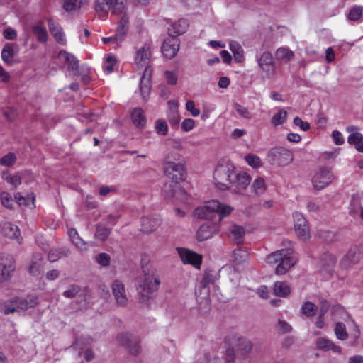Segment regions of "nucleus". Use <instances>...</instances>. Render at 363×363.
Listing matches in <instances>:
<instances>
[{
	"label": "nucleus",
	"instance_id": "nucleus-26",
	"mask_svg": "<svg viewBox=\"0 0 363 363\" xmlns=\"http://www.w3.org/2000/svg\"><path fill=\"white\" fill-rule=\"evenodd\" d=\"M359 260V255L357 253L356 248L350 249L347 254L342 257L340 262V265L343 269H347L352 264L358 262Z\"/></svg>",
	"mask_w": 363,
	"mask_h": 363
},
{
	"label": "nucleus",
	"instance_id": "nucleus-20",
	"mask_svg": "<svg viewBox=\"0 0 363 363\" xmlns=\"http://www.w3.org/2000/svg\"><path fill=\"white\" fill-rule=\"evenodd\" d=\"M152 69L146 67L140 79V91L143 99H147L151 89Z\"/></svg>",
	"mask_w": 363,
	"mask_h": 363
},
{
	"label": "nucleus",
	"instance_id": "nucleus-46",
	"mask_svg": "<svg viewBox=\"0 0 363 363\" xmlns=\"http://www.w3.org/2000/svg\"><path fill=\"white\" fill-rule=\"evenodd\" d=\"M318 308L312 302L307 301L301 307L302 313L307 317H313L316 314Z\"/></svg>",
	"mask_w": 363,
	"mask_h": 363
},
{
	"label": "nucleus",
	"instance_id": "nucleus-40",
	"mask_svg": "<svg viewBox=\"0 0 363 363\" xmlns=\"http://www.w3.org/2000/svg\"><path fill=\"white\" fill-rule=\"evenodd\" d=\"M62 7L67 11H78L83 5V0H62Z\"/></svg>",
	"mask_w": 363,
	"mask_h": 363
},
{
	"label": "nucleus",
	"instance_id": "nucleus-43",
	"mask_svg": "<svg viewBox=\"0 0 363 363\" xmlns=\"http://www.w3.org/2000/svg\"><path fill=\"white\" fill-rule=\"evenodd\" d=\"M2 179L13 186V188H16L21 184V178L18 175H11L8 172H2Z\"/></svg>",
	"mask_w": 363,
	"mask_h": 363
},
{
	"label": "nucleus",
	"instance_id": "nucleus-52",
	"mask_svg": "<svg viewBox=\"0 0 363 363\" xmlns=\"http://www.w3.org/2000/svg\"><path fill=\"white\" fill-rule=\"evenodd\" d=\"M245 161L250 166L254 168H257L262 165L260 158L256 155L248 154L245 156Z\"/></svg>",
	"mask_w": 363,
	"mask_h": 363
},
{
	"label": "nucleus",
	"instance_id": "nucleus-30",
	"mask_svg": "<svg viewBox=\"0 0 363 363\" xmlns=\"http://www.w3.org/2000/svg\"><path fill=\"white\" fill-rule=\"evenodd\" d=\"M316 346L319 350L328 351L332 350L334 352H340V347L335 345L332 341L325 338L320 337L316 341Z\"/></svg>",
	"mask_w": 363,
	"mask_h": 363
},
{
	"label": "nucleus",
	"instance_id": "nucleus-22",
	"mask_svg": "<svg viewBox=\"0 0 363 363\" xmlns=\"http://www.w3.org/2000/svg\"><path fill=\"white\" fill-rule=\"evenodd\" d=\"M161 224V220L157 216H143L141 218V230L145 233L155 231Z\"/></svg>",
	"mask_w": 363,
	"mask_h": 363
},
{
	"label": "nucleus",
	"instance_id": "nucleus-6",
	"mask_svg": "<svg viewBox=\"0 0 363 363\" xmlns=\"http://www.w3.org/2000/svg\"><path fill=\"white\" fill-rule=\"evenodd\" d=\"M235 167L230 164H218L213 173V179L217 187L220 190L230 189L231 178Z\"/></svg>",
	"mask_w": 363,
	"mask_h": 363
},
{
	"label": "nucleus",
	"instance_id": "nucleus-18",
	"mask_svg": "<svg viewBox=\"0 0 363 363\" xmlns=\"http://www.w3.org/2000/svg\"><path fill=\"white\" fill-rule=\"evenodd\" d=\"M179 49V40L175 36H169L165 39L162 43V52L163 55L169 59L174 57Z\"/></svg>",
	"mask_w": 363,
	"mask_h": 363
},
{
	"label": "nucleus",
	"instance_id": "nucleus-56",
	"mask_svg": "<svg viewBox=\"0 0 363 363\" xmlns=\"http://www.w3.org/2000/svg\"><path fill=\"white\" fill-rule=\"evenodd\" d=\"M234 108H235L236 112L239 115H240L242 117L247 118V119L252 118V114L250 113V112L248 111V109L246 107H245L242 105H240L238 103H235L234 104Z\"/></svg>",
	"mask_w": 363,
	"mask_h": 363
},
{
	"label": "nucleus",
	"instance_id": "nucleus-10",
	"mask_svg": "<svg viewBox=\"0 0 363 363\" xmlns=\"http://www.w3.org/2000/svg\"><path fill=\"white\" fill-rule=\"evenodd\" d=\"M16 269L13 257L8 254L0 253V280H8Z\"/></svg>",
	"mask_w": 363,
	"mask_h": 363
},
{
	"label": "nucleus",
	"instance_id": "nucleus-23",
	"mask_svg": "<svg viewBox=\"0 0 363 363\" xmlns=\"http://www.w3.org/2000/svg\"><path fill=\"white\" fill-rule=\"evenodd\" d=\"M48 27L51 34L56 41L61 45H65L66 43V39L62 31V28L60 24L54 21L52 19H49Z\"/></svg>",
	"mask_w": 363,
	"mask_h": 363
},
{
	"label": "nucleus",
	"instance_id": "nucleus-4",
	"mask_svg": "<svg viewBox=\"0 0 363 363\" xmlns=\"http://www.w3.org/2000/svg\"><path fill=\"white\" fill-rule=\"evenodd\" d=\"M266 262L270 264H277L276 274L282 275L295 264L296 259L289 255L287 250H280L267 255Z\"/></svg>",
	"mask_w": 363,
	"mask_h": 363
},
{
	"label": "nucleus",
	"instance_id": "nucleus-61",
	"mask_svg": "<svg viewBox=\"0 0 363 363\" xmlns=\"http://www.w3.org/2000/svg\"><path fill=\"white\" fill-rule=\"evenodd\" d=\"M195 125V121L191 118H186L182 123V128L185 132H189L193 129Z\"/></svg>",
	"mask_w": 363,
	"mask_h": 363
},
{
	"label": "nucleus",
	"instance_id": "nucleus-25",
	"mask_svg": "<svg viewBox=\"0 0 363 363\" xmlns=\"http://www.w3.org/2000/svg\"><path fill=\"white\" fill-rule=\"evenodd\" d=\"M150 56V47L145 44L137 51L135 57V61L137 65L143 66L149 62Z\"/></svg>",
	"mask_w": 363,
	"mask_h": 363
},
{
	"label": "nucleus",
	"instance_id": "nucleus-24",
	"mask_svg": "<svg viewBox=\"0 0 363 363\" xmlns=\"http://www.w3.org/2000/svg\"><path fill=\"white\" fill-rule=\"evenodd\" d=\"M168 106L167 117L169 122L172 125H177L181 119L178 111L179 104L177 101H168Z\"/></svg>",
	"mask_w": 363,
	"mask_h": 363
},
{
	"label": "nucleus",
	"instance_id": "nucleus-63",
	"mask_svg": "<svg viewBox=\"0 0 363 363\" xmlns=\"http://www.w3.org/2000/svg\"><path fill=\"white\" fill-rule=\"evenodd\" d=\"M332 136L334 140V142L336 145H342L345 143L344 138L342 135V133L338 130H334L332 133Z\"/></svg>",
	"mask_w": 363,
	"mask_h": 363
},
{
	"label": "nucleus",
	"instance_id": "nucleus-29",
	"mask_svg": "<svg viewBox=\"0 0 363 363\" xmlns=\"http://www.w3.org/2000/svg\"><path fill=\"white\" fill-rule=\"evenodd\" d=\"M68 235L72 242V244L82 251H86L87 250V242L84 241L82 238L79 235L78 232L76 229L72 228L68 231Z\"/></svg>",
	"mask_w": 363,
	"mask_h": 363
},
{
	"label": "nucleus",
	"instance_id": "nucleus-47",
	"mask_svg": "<svg viewBox=\"0 0 363 363\" xmlns=\"http://www.w3.org/2000/svg\"><path fill=\"white\" fill-rule=\"evenodd\" d=\"M252 188L256 195L262 194L266 190L264 180L262 178H257L254 181Z\"/></svg>",
	"mask_w": 363,
	"mask_h": 363
},
{
	"label": "nucleus",
	"instance_id": "nucleus-62",
	"mask_svg": "<svg viewBox=\"0 0 363 363\" xmlns=\"http://www.w3.org/2000/svg\"><path fill=\"white\" fill-rule=\"evenodd\" d=\"M294 124L296 126H299L303 131H306L310 128V124L308 122L303 121L298 116L294 119Z\"/></svg>",
	"mask_w": 363,
	"mask_h": 363
},
{
	"label": "nucleus",
	"instance_id": "nucleus-53",
	"mask_svg": "<svg viewBox=\"0 0 363 363\" xmlns=\"http://www.w3.org/2000/svg\"><path fill=\"white\" fill-rule=\"evenodd\" d=\"M16 156L13 152H9L1 158H0V164L2 166L9 167L15 163Z\"/></svg>",
	"mask_w": 363,
	"mask_h": 363
},
{
	"label": "nucleus",
	"instance_id": "nucleus-59",
	"mask_svg": "<svg viewBox=\"0 0 363 363\" xmlns=\"http://www.w3.org/2000/svg\"><path fill=\"white\" fill-rule=\"evenodd\" d=\"M186 109L190 112L191 116L194 117H196L200 114V110L195 107V104L191 100H189L186 103Z\"/></svg>",
	"mask_w": 363,
	"mask_h": 363
},
{
	"label": "nucleus",
	"instance_id": "nucleus-34",
	"mask_svg": "<svg viewBox=\"0 0 363 363\" xmlns=\"http://www.w3.org/2000/svg\"><path fill=\"white\" fill-rule=\"evenodd\" d=\"M2 60L8 65H12L14 58L13 45L6 43L1 51Z\"/></svg>",
	"mask_w": 363,
	"mask_h": 363
},
{
	"label": "nucleus",
	"instance_id": "nucleus-55",
	"mask_svg": "<svg viewBox=\"0 0 363 363\" xmlns=\"http://www.w3.org/2000/svg\"><path fill=\"white\" fill-rule=\"evenodd\" d=\"M96 262L102 267H108L110 264L111 257L105 252L99 254L96 258Z\"/></svg>",
	"mask_w": 363,
	"mask_h": 363
},
{
	"label": "nucleus",
	"instance_id": "nucleus-48",
	"mask_svg": "<svg viewBox=\"0 0 363 363\" xmlns=\"http://www.w3.org/2000/svg\"><path fill=\"white\" fill-rule=\"evenodd\" d=\"M335 333L336 337L341 340H345L348 337L345 325L342 322H338L336 324L335 328Z\"/></svg>",
	"mask_w": 363,
	"mask_h": 363
},
{
	"label": "nucleus",
	"instance_id": "nucleus-64",
	"mask_svg": "<svg viewBox=\"0 0 363 363\" xmlns=\"http://www.w3.org/2000/svg\"><path fill=\"white\" fill-rule=\"evenodd\" d=\"M165 76L168 84L171 85H175L177 82V74L172 71H166Z\"/></svg>",
	"mask_w": 363,
	"mask_h": 363
},
{
	"label": "nucleus",
	"instance_id": "nucleus-50",
	"mask_svg": "<svg viewBox=\"0 0 363 363\" xmlns=\"http://www.w3.org/2000/svg\"><path fill=\"white\" fill-rule=\"evenodd\" d=\"M363 13V7L361 6H353L348 14V18L350 21H358L361 18Z\"/></svg>",
	"mask_w": 363,
	"mask_h": 363
},
{
	"label": "nucleus",
	"instance_id": "nucleus-27",
	"mask_svg": "<svg viewBox=\"0 0 363 363\" xmlns=\"http://www.w3.org/2000/svg\"><path fill=\"white\" fill-rule=\"evenodd\" d=\"M1 232L4 237L10 239L18 238L20 235L18 227L9 222L4 223L2 225Z\"/></svg>",
	"mask_w": 363,
	"mask_h": 363
},
{
	"label": "nucleus",
	"instance_id": "nucleus-15",
	"mask_svg": "<svg viewBox=\"0 0 363 363\" xmlns=\"http://www.w3.org/2000/svg\"><path fill=\"white\" fill-rule=\"evenodd\" d=\"M177 252L184 264H191L196 269H200L202 260L201 255L183 247L177 248Z\"/></svg>",
	"mask_w": 363,
	"mask_h": 363
},
{
	"label": "nucleus",
	"instance_id": "nucleus-17",
	"mask_svg": "<svg viewBox=\"0 0 363 363\" xmlns=\"http://www.w3.org/2000/svg\"><path fill=\"white\" fill-rule=\"evenodd\" d=\"M111 290L116 304L121 307L125 306L128 298L125 285L120 280H115L112 284Z\"/></svg>",
	"mask_w": 363,
	"mask_h": 363
},
{
	"label": "nucleus",
	"instance_id": "nucleus-14",
	"mask_svg": "<svg viewBox=\"0 0 363 363\" xmlns=\"http://www.w3.org/2000/svg\"><path fill=\"white\" fill-rule=\"evenodd\" d=\"M293 218L294 220V230L297 236L302 240L308 239L310 236L309 226L306 218L298 212L294 213Z\"/></svg>",
	"mask_w": 363,
	"mask_h": 363
},
{
	"label": "nucleus",
	"instance_id": "nucleus-3",
	"mask_svg": "<svg viewBox=\"0 0 363 363\" xmlns=\"http://www.w3.org/2000/svg\"><path fill=\"white\" fill-rule=\"evenodd\" d=\"M162 164L164 172L169 179L185 180L186 170L184 165V158L179 153L175 151L168 152Z\"/></svg>",
	"mask_w": 363,
	"mask_h": 363
},
{
	"label": "nucleus",
	"instance_id": "nucleus-8",
	"mask_svg": "<svg viewBox=\"0 0 363 363\" xmlns=\"http://www.w3.org/2000/svg\"><path fill=\"white\" fill-rule=\"evenodd\" d=\"M171 181L164 184L162 188V194L166 199H175L185 202L188 195L184 189L179 186V182L182 180L170 179Z\"/></svg>",
	"mask_w": 363,
	"mask_h": 363
},
{
	"label": "nucleus",
	"instance_id": "nucleus-58",
	"mask_svg": "<svg viewBox=\"0 0 363 363\" xmlns=\"http://www.w3.org/2000/svg\"><path fill=\"white\" fill-rule=\"evenodd\" d=\"M156 129L158 133L166 135L168 131V125L164 120L159 119L156 121Z\"/></svg>",
	"mask_w": 363,
	"mask_h": 363
},
{
	"label": "nucleus",
	"instance_id": "nucleus-12",
	"mask_svg": "<svg viewBox=\"0 0 363 363\" xmlns=\"http://www.w3.org/2000/svg\"><path fill=\"white\" fill-rule=\"evenodd\" d=\"M333 179L330 169L328 167H321L313 177V186L316 190H322L332 182Z\"/></svg>",
	"mask_w": 363,
	"mask_h": 363
},
{
	"label": "nucleus",
	"instance_id": "nucleus-36",
	"mask_svg": "<svg viewBox=\"0 0 363 363\" xmlns=\"http://www.w3.org/2000/svg\"><path fill=\"white\" fill-rule=\"evenodd\" d=\"M275 57L277 60L288 63L294 58V53L287 48H279L276 51Z\"/></svg>",
	"mask_w": 363,
	"mask_h": 363
},
{
	"label": "nucleus",
	"instance_id": "nucleus-44",
	"mask_svg": "<svg viewBox=\"0 0 363 363\" xmlns=\"http://www.w3.org/2000/svg\"><path fill=\"white\" fill-rule=\"evenodd\" d=\"M252 350V343L247 339H240L237 351L242 356L247 355Z\"/></svg>",
	"mask_w": 363,
	"mask_h": 363
},
{
	"label": "nucleus",
	"instance_id": "nucleus-28",
	"mask_svg": "<svg viewBox=\"0 0 363 363\" xmlns=\"http://www.w3.org/2000/svg\"><path fill=\"white\" fill-rule=\"evenodd\" d=\"M60 56L65 60V62L67 64L68 69L72 71L74 75L79 74L78 60L73 55L66 51L61 52Z\"/></svg>",
	"mask_w": 363,
	"mask_h": 363
},
{
	"label": "nucleus",
	"instance_id": "nucleus-21",
	"mask_svg": "<svg viewBox=\"0 0 363 363\" xmlns=\"http://www.w3.org/2000/svg\"><path fill=\"white\" fill-rule=\"evenodd\" d=\"M129 26V16L126 13H124L120 19L118 26H117L116 33L114 35L116 41L121 43L125 38L126 34L128 30Z\"/></svg>",
	"mask_w": 363,
	"mask_h": 363
},
{
	"label": "nucleus",
	"instance_id": "nucleus-33",
	"mask_svg": "<svg viewBox=\"0 0 363 363\" xmlns=\"http://www.w3.org/2000/svg\"><path fill=\"white\" fill-rule=\"evenodd\" d=\"M187 28L186 21L184 19H181L178 21L177 23H174L172 26L171 28H169L168 33L169 36H178L182 35L186 32Z\"/></svg>",
	"mask_w": 363,
	"mask_h": 363
},
{
	"label": "nucleus",
	"instance_id": "nucleus-54",
	"mask_svg": "<svg viewBox=\"0 0 363 363\" xmlns=\"http://www.w3.org/2000/svg\"><path fill=\"white\" fill-rule=\"evenodd\" d=\"M38 261H32L31 264L29 267V272L33 276H36L39 274L40 268H41V263L40 260L42 259V257L40 255H38Z\"/></svg>",
	"mask_w": 363,
	"mask_h": 363
},
{
	"label": "nucleus",
	"instance_id": "nucleus-60",
	"mask_svg": "<svg viewBox=\"0 0 363 363\" xmlns=\"http://www.w3.org/2000/svg\"><path fill=\"white\" fill-rule=\"evenodd\" d=\"M213 276L212 274L209 272H205L203 277L201 281V286L203 289L208 287L209 284H213Z\"/></svg>",
	"mask_w": 363,
	"mask_h": 363
},
{
	"label": "nucleus",
	"instance_id": "nucleus-45",
	"mask_svg": "<svg viewBox=\"0 0 363 363\" xmlns=\"http://www.w3.org/2000/svg\"><path fill=\"white\" fill-rule=\"evenodd\" d=\"M247 251L235 250L232 254V260L235 264L238 265L242 263L247 258Z\"/></svg>",
	"mask_w": 363,
	"mask_h": 363
},
{
	"label": "nucleus",
	"instance_id": "nucleus-37",
	"mask_svg": "<svg viewBox=\"0 0 363 363\" xmlns=\"http://www.w3.org/2000/svg\"><path fill=\"white\" fill-rule=\"evenodd\" d=\"M69 253V250L66 247L52 249L49 252L48 258L50 262H54L62 257H67Z\"/></svg>",
	"mask_w": 363,
	"mask_h": 363
},
{
	"label": "nucleus",
	"instance_id": "nucleus-5",
	"mask_svg": "<svg viewBox=\"0 0 363 363\" xmlns=\"http://www.w3.org/2000/svg\"><path fill=\"white\" fill-rule=\"evenodd\" d=\"M127 0H96L94 9L101 16H106L108 11L113 14L119 15L125 12Z\"/></svg>",
	"mask_w": 363,
	"mask_h": 363
},
{
	"label": "nucleus",
	"instance_id": "nucleus-1",
	"mask_svg": "<svg viewBox=\"0 0 363 363\" xmlns=\"http://www.w3.org/2000/svg\"><path fill=\"white\" fill-rule=\"evenodd\" d=\"M233 210L230 206L213 200L206 205L198 207L194 211V216L199 218L208 220L197 230L196 238L203 241L213 237L218 230V223L224 216L229 215Z\"/></svg>",
	"mask_w": 363,
	"mask_h": 363
},
{
	"label": "nucleus",
	"instance_id": "nucleus-32",
	"mask_svg": "<svg viewBox=\"0 0 363 363\" xmlns=\"http://www.w3.org/2000/svg\"><path fill=\"white\" fill-rule=\"evenodd\" d=\"M133 123L138 128H143L146 123L144 112L140 108H135L131 112Z\"/></svg>",
	"mask_w": 363,
	"mask_h": 363
},
{
	"label": "nucleus",
	"instance_id": "nucleus-49",
	"mask_svg": "<svg viewBox=\"0 0 363 363\" xmlns=\"http://www.w3.org/2000/svg\"><path fill=\"white\" fill-rule=\"evenodd\" d=\"M230 230L234 240L238 242L243 238L245 234V229L242 226L238 225H233Z\"/></svg>",
	"mask_w": 363,
	"mask_h": 363
},
{
	"label": "nucleus",
	"instance_id": "nucleus-39",
	"mask_svg": "<svg viewBox=\"0 0 363 363\" xmlns=\"http://www.w3.org/2000/svg\"><path fill=\"white\" fill-rule=\"evenodd\" d=\"M111 230L103 223H98L96 226V232L94 234L97 240L104 241L109 236Z\"/></svg>",
	"mask_w": 363,
	"mask_h": 363
},
{
	"label": "nucleus",
	"instance_id": "nucleus-51",
	"mask_svg": "<svg viewBox=\"0 0 363 363\" xmlns=\"http://www.w3.org/2000/svg\"><path fill=\"white\" fill-rule=\"evenodd\" d=\"M287 118V112L283 109H281L276 113L272 118V123L274 125H279L283 124Z\"/></svg>",
	"mask_w": 363,
	"mask_h": 363
},
{
	"label": "nucleus",
	"instance_id": "nucleus-38",
	"mask_svg": "<svg viewBox=\"0 0 363 363\" xmlns=\"http://www.w3.org/2000/svg\"><path fill=\"white\" fill-rule=\"evenodd\" d=\"M229 48L234 55V59L237 62H241L244 60V51L242 46L236 41H231L229 43Z\"/></svg>",
	"mask_w": 363,
	"mask_h": 363
},
{
	"label": "nucleus",
	"instance_id": "nucleus-19",
	"mask_svg": "<svg viewBox=\"0 0 363 363\" xmlns=\"http://www.w3.org/2000/svg\"><path fill=\"white\" fill-rule=\"evenodd\" d=\"M337 259L335 256L328 252L324 253L320 258L321 272L330 276L334 270Z\"/></svg>",
	"mask_w": 363,
	"mask_h": 363
},
{
	"label": "nucleus",
	"instance_id": "nucleus-57",
	"mask_svg": "<svg viewBox=\"0 0 363 363\" xmlns=\"http://www.w3.org/2000/svg\"><path fill=\"white\" fill-rule=\"evenodd\" d=\"M0 198L1 200L2 204L6 208H9V209L12 208V207H13L12 198L9 193H7L6 191H3L2 193H1Z\"/></svg>",
	"mask_w": 363,
	"mask_h": 363
},
{
	"label": "nucleus",
	"instance_id": "nucleus-13",
	"mask_svg": "<svg viewBox=\"0 0 363 363\" xmlns=\"http://www.w3.org/2000/svg\"><path fill=\"white\" fill-rule=\"evenodd\" d=\"M118 342L127 347L133 355H138L140 352V340L129 333H122L118 335Z\"/></svg>",
	"mask_w": 363,
	"mask_h": 363
},
{
	"label": "nucleus",
	"instance_id": "nucleus-35",
	"mask_svg": "<svg viewBox=\"0 0 363 363\" xmlns=\"http://www.w3.org/2000/svg\"><path fill=\"white\" fill-rule=\"evenodd\" d=\"M347 143L354 145L355 149L363 152V135L359 132L352 133L347 138Z\"/></svg>",
	"mask_w": 363,
	"mask_h": 363
},
{
	"label": "nucleus",
	"instance_id": "nucleus-41",
	"mask_svg": "<svg viewBox=\"0 0 363 363\" xmlns=\"http://www.w3.org/2000/svg\"><path fill=\"white\" fill-rule=\"evenodd\" d=\"M82 293L81 288L78 285L70 284L63 292V296L67 298H73L77 296H81Z\"/></svg>",
	"mask_w": 363,
	"mask_h": 363
},
{
	"label": "nucleus",
	"instance_id": "nucleus-2",
	"mask_svg": "<svg viewBox=\"0 0 363 363\" xmlns=\"http://www.w3.org/2000/svg\"><path fill=\"white\" fill-rule=\"evenodd\" d=\"M143 275L137 279V297L140 303H145L153 299L160 284L158 276L155 269L142 266Z\"/></svg>",
	"mask_w": 363,
	"mask_h": 363
},
{
	"label": "nucleus",
	"instance_id": "nucleus-7",
	"mask_svg": "<svg viewBox=\"0 0 363 363\" xmlns=\"http://www.w3.org/2000/svg\"><path fill=\"white\" fill-rule=\"evenodd\" d=\"M38 303V298L35 295H28L26 297L14 298L6 303L4 314L13 313L17 310H26L34 307Z\"/></svg>",
	"mask_w": 363,
	"mask_h": 363
},
{
	"label": "nucleus",
	"instance_id": "nucleus-11",
	"mask_svg": "<svg viewBox=\"0 0 363 363\" xmlns=\"http://www.w3.org/2000/svg\"><path fill=\"white\" fill-rule=\"evenodd\" d=\"M257 61L267 78H272L274 75L275 63L271 52L264 51L259 57L257 56Z\"/></svg>",
	"mask_w": 363,
	"mask_h": 363
},
{
	"label": "nucleus",
	"instance_id": "nucleus-31",
	"mask_svg": "<svg viewBox=\"0 0 363 363\" xmlns=\"http://www.w3.org/2000/svg\"><path fill=\"white\" fill-rule=\"evenodd\" d=\"M32 31L40 43H45L48 40V34L46 28L43 26V22L39 21L32 27Z\"/></svg>",
	"mask_w": 363,
	"mask_h": 363
},
{
	"label": "nucleus",
	"instance_id": "nucleus-16",
	"mask_svg": "<svg viewBox=\"0 0 363 363\" xmlns=\"http://www.w3.org/2000/svg\"><path fill=\"white\" fill-rule=\"evenodd\" d=\"M230 182V189L235 193H240L250 184V177L246 172L237 173L234 171Z\"/></svg>",
	"mask_w": 363,
	"mask_h": 363
},
{
	"label": "nucleus",
	"instance_id": "nucleus-42",
	"mask_svg": "<svg viewBox=\"0 0 363 363\" xmlns=\"http://www.w3.org/2000/svg\"><path fill=\"white\" fill-rule=\"evenodd\" d=\"M274 294L280 297H285L290 294L289 286L284 282L277 281L274 284Z\"/></svg>",
	"mask_w": 363,
	"mask_h": 363
},
{
	"label": "nucleus",
	"instance_id": "nucleus-9",
	"mask_svg": "<svg viewBox=\"0 0 363 363\" xmlns=\"http://www.w3.org/2000/svg\"><path fill=\"white\" fill-rule=\"evenodd\" d=\"M267 157L270 163L279 166H285L293 161L292 152L283 147H275L269 150Z\"/></svg>",
	"mask_w": 363,
	"mask_h": 363
}]
</instances>
